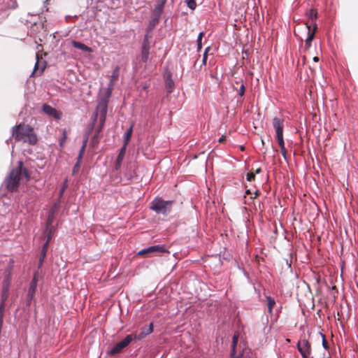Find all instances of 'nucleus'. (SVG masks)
<instances>
[{
    "label": "nucleus",
    "mask_w": 358,
    "mask_h": 358,
    "mask_svg": "<svg viewBox=\"0 0 358 358\" xmlns=\"http://www.w3.org/2000/svg\"><path fill=\"white\" fill-rule=\"evenodd\" d=\"M12 135L17 141H23L31 145L37 142V136L34 129L29 125L19 124L12 128Z\"/></svg>",
    "instance_id": "nucleus-1"
},
{
    "label": "nucleus",
    "mask_w": 358,
    "mask_h": 358,
    "mask_svg": "<svg viewBox=\"0 0 358 358\" xmlns=\"http://www.w3.org/2000/svg\"><path fill=\"white\" fill-rule=\"evenodd\" d=\"M23 164L21 161L18 162V166L13 169L9 176L5 180L6 188L10 192H15L17 189L20 176L22 175Z\"/></svg>",
    "instance_id": "nucleus-2"
},
{
    "label": "nucleus",
    "mask_w": 358,
    "mask_h": 358,
    "mask_svg": "<svg viewBox=\"0 0 358 358\" xmlns=\"http://www.w3.org/2000/svg\"><path fill=\"white\" fill-rule=\"evenodd\" d=\"M172 201H164L161 198H155L150 204V209L157 213L166 215L169 212V208L171 206Z\"/></svg>",
    "instance_id": "nucleus-3"
},
{
    "label": "nucleus",
    "mask_w": 358,
    "mask_h": 358,
    "mask_svg": "<svg viewBox=\"0 0 358 358\" xmlns=\"http://www.w3.org/2000/svg\"><path fill=\"white\" fill-rule=\"evenodd\" d=\"M39 278H40L39 271L37 270L34 273L33 278L31 279V281L29 287L27 296V302L28 305L31 304V301L34 298V295L36 293L37 284H38Z\"/></svg>",
    "instance_id": "nucleus-4"
},
{
    "label": "nucleus",
    "mask_w": 358,
    "mask_h": 358,
    "mask_svg": "<svg viewBox=\"0 0 358 358\" xmlns=\"http://www.w3.org/2000/svg\"><path fill=\"white\" fill-rule=\"evenodd\" d=\"M135 336L130 334L125 336L121 341L116 343L110 350V355H115L120 353L124 348L127 347L131 342L134 341Z\"/></svg>",
    "instance_id": "nucleus-5"
},
{
    "label": "nucleus",
    "mask_w": 358,
    "mask_h": 358,
    "mask_svg": "<svg viewBox=\"0 0 358 358\" xmlns=\"http://www.w3.org/2000/svg\"><path fill=\"white\" fill-rule=\"evenodd\" d=\"M296 348L302 358H309L312 352L311 345L306 339H301L298 341Z\"/></svg>",
    "instance_id": "nucleus-6"
},
{
    "label": "nucleus",
    "mask_w": 358,
    "mask_h": 358,
    "mask_svg": "<svg viewBox=\"0 0 358 358\" xmlns=\"http://www.w3.org/2000/svg\"><path fill=\"white\" fill-rule=\"evenodd\" d=\"M11 272L9 271L3 278V285H2V291H1V303L5 304L6 301L7 300L9 295V289L10 285L11 282Z\"/></svg>",
    "instance_id": "nucleus-7"
},
{
    "label": "nucleus",
    "mask_w": 358,
    "mask_h": 358,
    "mask_svg": "<svg viewBox=\"0 0 358 358\" xmlns=\"http://www.w3.org/2000/svg\"><path fill=\"white\" fill-rule=\"evenodd\" d=\"M272 124L275 131L276 139L283 138L284 119L275 117L272 120Z\"/></svg>",
    "instance_id": "nucleus-8"
},
{
    "label": "nucleus",
    "mask_w": 358,
    "mask_h": 358,
    "mask_svg": "<svg viewBox=\"0 0 358 358\" xmlns=\"http://www.w3.org/2000/svg\"><path fill=\"white\" fill-rule=\"evenodd\" d=\"M169 252L163 245H155L147 248L142 249L138 252V255L142 256L150 253H164Z\"/></svg>",
    "instance_id": "nucleus-9"
},
{
    "label": "nucleus",
    "mask_w": 358,
    "mask_h": 358,
    "mask_svg": "<svg viewBox=\"0 0 358 358\" xmlns=\"http://www.w3.org/2000/svg\"><path fill=\"white\" fill-rule=\"evenodd\" d=\"M153 331L152 323H150L148 326L142 328L141 332L138 334L136 332L131 334V336H135L134 341H140L148 335L150 334Z\"/></svg>",
    "instance_id": "nucleus-10"
},
{
    "label": "nucleus",
    "mask_w": 358,
    "mask_h": 358,
    "mask_svg": "<svg viewBox=\"0 0 358 358\" xmlns=\"http://www.w3.org/2000/svg\"><path fill=\"white\" fill-rule=\"evenodd\" d=\"M108 109V99H101L97 106V110L100 113V120L103 122L106 117Z\"/></svg>",
    "instance_id": "nucleus-11"
},
{
    "label": "nucleus",
    "mask_w": 358,
    "mask_h": 358,
    "mask_svg": "<svg viewBox=\"0 0 358 358\" xmlns=\"http://www.w3.org/2000/svg\"><path fill=\"white\" fill-rule=\"evenodd\" d=\"M42 109L45 114L53 117L55 119L59 120L61 118V113L58 112L55 108L50 106V105L43 104Z\"/></svg>",
    "instance_id": "nucleus-12"
},
{
    "label": "nucleus",
    "mask_w": 358,
    "mask_h": 358,
    "mask_svg": "<svg viewBox=\"0 0 358 358\" xmlns=\"http://www.w3.org/2000/svg\"><path fill=\"white\" fill-rule=\"evenodd\" d=\"M306 28L308 29V36L305 40V44L306 46V48L308 49L311 46L312 41L314 38L315 31L317 29V24H314L313 25V30H310V25L308 24H306Z\"/></svg>",
    "instance_id": "nucleus-13"
},
{
    "label": "nucleus",
    "mask_w": 358,
    "mask_h": 358,
    "mask_svg": "<svg viewBox=\"0 0 358 358\" xmlns=\"http://www.w3.org/2000/svg\"><path fill=\"white\" fill-rule=\"evenodd\" d=\"M166 2V0H157V5L153 10L152 15L160 18Z\"/></svg>",
    "instance_id": "nucleus-14"
},
{
    "label": "nucleus",
    "mask_w": 358,
    "mask_h": 358,
    "mask_svg": "<svg viewBox=\"0 0 358 358\" xmlns=\"http://www.w3.org/2000/svg\"><path fill=\"white\" fill-rule=\"evenodd\" d=\"M175 84L171 78V74L169 73L166 80V90L168 93H171L174 89Z\"/></svg>",
    "instance_id": "nucleus-15"
},
{
    "label": "nucleus",
    "mask_w": 358,
    "mask_h": 358,
    "mask_svg": "<svg viewBox=\"0 0 358 358\" xmlns=\"http://www.w3.org/2000/svg\"><path fill=\"white\" fill-rule=\"evenodd\" d=\"M72 45L74 48L81 50L84 52H90L91 48L85 45L84 43H82L80 42L76 41H72Z\"/></svg>",
    "instance_id": "nucleus-16"
},
{
    "label": "nucleus",
    "mask_w": 358,
    "mask_h": 358,
    "mask_svg": "<svg viewBox=\"0 0 358 358\" xmlns=\"http://www.w3.org/2000/svg\"><path fill=\"white\" fill-rule=\"evenodd\" d=\"M133 127H134V124H132L131 125V127L127 129V131L125 132V134L124 135V145H125L126 147L127 146V145L129 142V140L131 138V136L132 135Z\"/></svg>",
    "instance_id": "nucleus-17"
},
{
    "label": "nucleus",
    "mask_w": 358,
    "mask_h": 358,
    "mask_svg": "<svg viewBox=\"0 0 358 358\" xmlns=\"http://www.w3.org/2000/svg\"><path fill=\"white\" fill-rule=\"evenodd\" d=\"M127 147L125 145H123L122 148L120 149V152L117 156L115 168L117 169L119 166H120V164L124 158V155L125 154Z\"/></svg>",
    "instance_id": "nucleus-18"
},
{
    "label": "nucleus",
    "mask_w": 358,
    "mask_h": 358,
    "mask_svg": "<svg viewBox=\"0 0 358 358\" xmlns=\"http://www.w3.org/2000/svg\"><path fill=\"white\" fill-rule=\"evenodd\" d=\"M266 299L267 301V306H268V312L270 314H272L273 313V308L275 304V301L273 298H272L270 296H266Z\"/></svg>",
    "instance_id": "nucleus-19"
},
{
    "label": "nucleus",
    "mask_w": 358,
    "mask_h": 358,
    "mask_svg": "<svg viewBox=\"0 0 358 358\" xmlns=\"http://www.w3.org/2000/svg\"><path fill=\"white\" fill-rule=\"evenodd\" d=\"M238 338H239V334L238 332H235L233 336V338H232V345H231V351H232L233 355L236 354V345L238 343Z\"/></svg>",
    "instance_id": "nucleus-20"
},
{
    "label": "nucleus",
    "mask_w": 358,
    "mask_h": 358,
    "mask_svg": "<svg viewBox=\"0 0 358 358\" xmlns=\"http://www.w3.org/2000/svg\"><path fill=\"white\" fill-rule=\"evenodd\" d=\"M150 49V48H141V60L143 62H147L148 59Z\"/></svg>",
    "instance_id": "nucleus-21"
},
{
    "label": "nucleus",
    "mask_w": 358,
    "mask_h": 358,
    "mask_svg": "<svg viewBox=\"0 0 358 358\" xmlns=\"http://www.w3.org/2000/svg\"><path fill=\"white\" fill-rule=\"evenodd\" d=\"M159 17H157L155 16L152 15V18L149 22L148 29L151 31L159 22Z\"/></svg>",
    "instance_id": "nucleus-22"
},
{
    "label": "nucleus",
    "mask_w": 358,
    "mask_h": 358,
    "mask_svg": "<svg viewBox=\"0 0 358 358\" xmlns=\"http://www.w3.org/2000/svg\"><path fill=\"white\" fill-rule=\"evenodd\" d=\"M306 15L311 20H315L317 17V13L315 9H310L306 13Z\"/></svg>",
    "instance_id": "nucleus-23"
},
{
    "label": "nucleus",
    "mask_w": 358,
    "mask_h": 358,
    "mask_svg": "<svg viewBox=\"0 0 358 358\" xmlns=\"http://www.w3.org/2000/svg\"><path fill=\"white\" fill-rule=\"evenodd\" d=\"M151 37H152V36L149 33H147L145 35L143 41V44H142V48H150V44L149 39Z\"/></svg>",
    "instance_id": "nucleus-24"
},
{
    "label": "nucleus",
    "mask_w": 358,
    "mask_h": 358,
    "mask_svg": "<svg viewBox=\"0 0 358 358\" xmlns=\"http://www.w3.org/2000/svg\"><path fill=\"white\" fill-rule=\"evenodd\" d=\"M278 144H279V146L280 148V152H281V154L283 156L284 158H286V150H285V142H284V139H279V140H277Z\"/></svg>",
    "instance_id": "nucleus-25"
},
{
    "label": "nucleus",
    "mask_w": 358,
    "mask_h": 358,
    "mask_svg": "<svg viewBox=\"0 0 358 358\" xmlns=\"http://www.w3.org/2000/svg\"><path fill=\"white\" fill-rule=\"evenodd\" d=\"M119 73L120 68L118 66H116L113 71L110 80H113V82L115 83L119 78Z\"/></svg>",
    "instance_id": "nucleus-26"
},
{
    "label": "nucleus",
    "mask_w": 358,
    "mask_h": 358,
    "mask_svg": "<svg viewBox=\"0 0 358 358\" xmlns=\"http://www.w3.org/2000/svg\"><path fill=\"white\" fill-rule=\"evenodd\" d=\"M115 83L113 82V80H110L108 85V87L106 88V97H105L106 99H108L110 97V96L111 95V93H112V90H113V86L115 85Z\"/></svg>",
    "instance_id": "nucleus-27"
},
{
    "label": "nucleus",
    "mask_w": 358,
    "mask_h": 358,
    "mask_svg": "<svg viewBox=\"0 0 358 358\" xmlns=\"http://www.w3.org/2000/svg\"><path fill=\"white\" fill-rule=\"evenodd\" d=\"M68 186H69L68 180L65 179L62 184V186L59 190V198H62L63 196L64 192L68 188Z\"/></svg>",
    "instance_id": "nucleus-28"
},
{
    "label": "nucleus",
    "mask_w": 358,
    "mask_h": 358,
    "mask_svg": "<svg viewBox=\"0 0 358 358\" xmlns=\"http://www.w3.org/2000/svg\"><path fill=\"white\" fill-rule=\"evenodd\" d=\"M45 255H46V252H45V249L43 248V250H42V252L41 254V257H40V259H39V263H38V270H39L42 266V264H43V262L45 257Z\"/></svg>",
    "instance_id": "nucleus-29"
},
{
    "label": "nucleus",
    "mask_w": 358,
    "mask_h": 358,
    "mask_svg": "<svg viewBox=\"0 0 358 358\" xmlns=\"http://www.w3.org/2000/svg\"><path fill=\"white\" fill-rule=\"evenodd\" d=\"M187 4V6L191 9V10H194L196 7V1L195 0H186L185 1Z\"/></svg>",
    "instance_id": "nucleus-30"
},
{
    "label": "nucleus",
    "mask_w": 358,
    "mask_h": 358,
    "mask_svg": "<svg viewBox=\"0 0 358 358\" xmlns=\"http://www.w3.org/2000/svg\"><path fill=\"white\" fill-rule=\"evenodd\" d=\"M203 36V32H200L199 34L197 39H196L197 48H198L199 50H200L201 49V47H202L201 40H202Z\"/></svg>",
    "instance_id": "nucleus-31"
},
{
    "label": "nucleus",
    "mask_w": 358,
    "mask_h": 358,
    "mask_svg": "<svg viewBox=\"0 0 358 358\" xmlns=\"http://www.w3.org/2000/svg\"><path fill=\"white\" fill-rule=\"evenodd\" d=\"M209 50H210V47H208L207 48H206L203 55L202 64L204 65H206V64L207 55H208V52L209 51Z\"/></svg>",
    "instance_id": "nucleus-32"
},
{
    "label": "nucleus",
    "mask_w": 358,
    "mask_h": 358,
    "mask_svg": "<svg viewBox=\"0 0 358 358\" xmlns=\"http://www.w3.org/2000/svg\"><path fill=\"white\" fill-rule=\"evenodd\" d=\"M80 161L81 160H79V159H78L77 162L74 165L73 169V174H75L78 171V169L80 168Z\"/></svg>",
    "instance_id": "nucleus-33"
},
{
    "label": "nucleus",
    "mask_w": 358,
    "mask_h": 358,
    "mask_svg": "<svg viewBox=\"0 0 358 358\" xmlns=\"http://www.w3.org/2000/svg\"><path fill=\"white\" fill-rule=\"evenodd\" d=\"M36 62L35 64V66H34V71L32 72V74H34L35 72L37 71L38 69L39 68V56H38V54H36Z\"/></svg>",
    "instance_id": "nucleus-34"
},
{
    "label": "nucleus",
    "mask_w": 358,
    "mask_h": 358,
    "mask_svg": "<svg viewBox=\"0 0 358 358\" xmlns=\"http://www.w3.org/2000/svg\"><path fill=\"white\" fill-rule=\"evenodd\" d=\"M245 86L243 84H242L241 86H240V89L238 90V94L241 96H243L245 94Z\"/></svg>",
    "instance_id": "nucleus-35"
},
{
    "label": "nucleus",
    "mask_w": 358,
    "mask_h": 358,
    "mask_svg": "<svg viewBox=\"0 0 358 358\" xmlns=\"http://www.w3.org/2000/svg\"><path fill=\"white\" fill-rule=\"evenodd\" d=\"M255 176L254 173H248L247 174V180L250 182L255 180Z\"/></svg>",
    "instance_id": "nucleus-36"
},
{
    "label": "nucleus",
    "mask_w": 358,
    "mask_h": 358,
    "mask_svg": "<svg viewBox=\"0 0 358 358\" xmlns=\"http://www.w3.org/2000/svg\"><path fill=\"white\" fill-rule=\"evenodd\" d=\"M85 148H86L81 147V148L80 150V152H79V154H78V159H79V160L82 159L83 153H84V152L85 150Z\"/></svg>",
    "instance_id": "nucleus-37"
},
{
    "label": "nucleus",
    "mask_w": 358,
    "mask_h": 358,
    "mask_svg": "<svg viewBox=\"0 0 358 358\" xmlns=\"http://www.w3.org/2000/svg\"><path fill=\"white\" fill-rule=\"evenodd\" d=\"M321 336L322 337V346L324 349H327L328 348V345H327V343L326 341V339H325V337L324 336L321 334Z\"/></svg>",
    "instance_id": "nucleus-38"
},
{
    "label": "nucleus",
    "mask_w": 358,
    "mask_h": 358,
    "mask_svg": "<svg viewBox=\"0 0 358 358\" xmlns=\"http://www.w3.org/2000/svg\"><path fill=\"white\" fill-rule=\"evenodd\" d=\"M231 358H243V355L241 353L236 355V354H232V351L231 352Z\"/></svg>",
    "instance_id": "nucleus-39"
},
{
    "label": "nucleus",
    "mask_w": 358,
    "mask_h": 358,
    "mask_svg": "<svg viewBox=\"0 0 358 358\" xmlns=\"http://www.w3.org/2000/svg\"><path fill=\"white\" fill-rule=\"evenodd\" d=\"M50 240V236L48 237L47 241L45 242V243L44 244L43 247V249L45 248V252L47 251V248H48V245L49 244V241Z\"/></svg>",
    "instance_id": "nucleus-40"
},
{
    "label": "nucleus",
    "mask_w": 358,
    "mask_h": 358,
    "mask_svg": "<svg viewBox=\"0 0 358 358\" xmlns=\"http://www.w3.org/2000/svg\"><path fill=\"white\" fill-rule=\"evenodd\" d=\"M87 141H88V137L86 136L83 142V145H82V147H84V148H86L87 147Z\"/></svg>",
    "instance_id": "nucleus-41"
},
{
    "label": "nucleus",
    "mask_w": 358,
    "mask_h": 358,
    "mask_svg": "<svg viewBox=\"0 0 358 358\" xmlns=\"http://www.w3.org/2000/svg\"><path fill=\"white\" fill-rule=\"evenodd\" d=\"M23 171H24V176L26 177L27 180H29V174L28 173V171L26 169H24Z\"/></svg>",
    "instance_id": "nucleus-42"
},
{
    "label": "nucleus",
    "mask_w": 358,
    "mask_h": 358,
    "mask_svg": "<svg viewBox=\"0 0 358 358\" xmlns=\"http://www.w3.org/2000/svg\"><path fill=\"white\" fill-rule=\"evenodd\" d=\"M262 171V169L260 168L256 169L255 172L254 173L255 174L257 173H259L260 172Z\"/></svg>",
    "instance_id": "nucleus-43"
},
{
    "label": "nucleus",
    "mask_w": 358,
    "mask_h": 358,
    "mask_svg": "<svg viewBox=\"0 0 358 358\" xmlns=\"http://www.w3.org/2000/svg\"><path fill=\"white\" fill-rule=\"evenodd\" d=\"M65 139H66V134H65V133H64V138H63V139H62V141L60 143V144H61V145L62 144L63 141H65Z\"/></svg>",
    "instance_id": "nucleus-44"
},
{
    "label": "nucleus",
    "mask_w": 358,
    "mask_h": 358,
    "mask_svg": "<svg viewBox=\"0 0 358 358\" xmlns=\"http://www.w3.org/2000/svg\"><path fill=\"white\" fill-rule=\"evenodd\" d=\"M318 60H319V58L317 57H313V61L314 62H318Z\"/></svg>",
    "instance_id": "nucleus-45"
},
{
    "label": "nucleus",
    "mask_w": 358,
    "mask_h": 358,
    "mask_svg": "<svg viewBox=\"0 0 358 358\" xmlns=\"http://www.w3.org/2000/svg\"><path fill=\"white\" fill-rule=\"evenodd\" d=\"M44 69H45V66L43 65V66L41 67V69L40 71V73H41L43 71Z\"/></svg>",
    "instance_id": "nucleus-46"
},
{
    "label": "nucleus",
    "mask_w": 358,
    "mask_h": 358,
    "mask_svg": "<svg viewBox=\"0 0 358 358\" xmlns=\"http://www.w3.org/2000/svg\"><path fill=\"white\" fill-rule=\"evenodd\" d=\"M245 194H250V189H248V190L245 192Z\"/></svg>",
    "instance_id": "nucleus-47"
},
{
    "label": "nucleus",
    "mask_w": 358,
    "mask_h": 358,
    "mask_svg": "<svg viewBox=\"0 0 358 358\" xmlns=\"http://www.w3.org/2000/svg\"><path fill=\"white\" fill-rule=\"evenodd\" d=\"M257 194H258L257 191H256L255 196H254V198H255ZM251 199H253V196H251Z\"/></svg>",
    "instance_id": "nucleus-48"
},
{
    "label": "nucleus",
    "mask_w": 358,
    "mask_h": 358,
    "mask_svg": "<svg viewBox=\"0 0 358 358\" xmlns=\"http://www.w3.org/2000/svg\"><path fill=\"white\" fill-rule=\"evenodd\" d=\"M329 358H330V357H329Z\"/></svg>",
    "instance_id": "nucleus-49"
}]
</instances>
